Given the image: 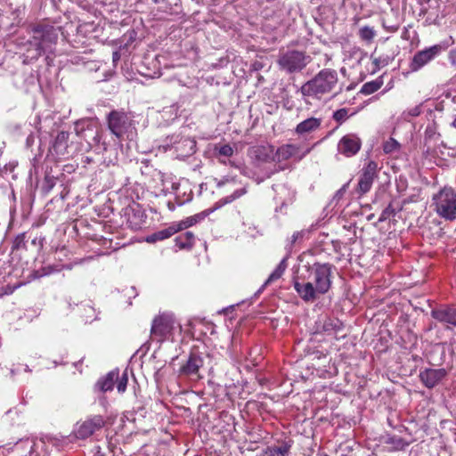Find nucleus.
Here are the masks:
<instances>
[{
    "label": "nucleus",
    "instance_id": "7ed1b4c3",
    "mask_svg": "<svg viewBox=\"0 0 456 456\" xmlns=\"http://www.w3.org/2000/svg\"><path fill=\"white\" fill-rule=\"evenodd\" d=\"M108 129L117 139L133 140L136 134L134 116L123 110H113L106 116Z\"/></svg>",
    "mask_w": 456,
    "mask_h": 456
},
{
    "label": "nucleus",
    "instance_id": "5701e85b",
    "mask_svg": "<svg viewBox=\"0 0 456 456\" xmlns=\"http://www.w3.org/2000/svg\"><path fill=\"white\" fill-rule=\"evenodd\" d=\"M343 329V323L338 319L326 318L322 325V331L337 334Z\"/></svg>",
    "mask_w": 456,
    "mask_h": 456
},
{
    "label": "nucleus",
    "instance_id": "7c9ffc66",
    "mask_svg": "<svg viewBox=\"0 0 456 456\" xmlns=\"http://www.w3.org/2000/svg\"><path fill=\"white\" fill-rule=\"evenodd\" d=\"M215 150L217 152V156L225 158L232 156L234 152L233 148L229 144L216 146Z\"/></svg>",
    "mask_w": 456,
    "mask_h": 456
},
{
    "label": "nucleus",
    "instance_id": "393cba45",
    "mask_svg": "<svg viewBox=\"0 0 456 456\" xmlns=\"http://www.w3.org/2000/svg\"><path fill=\"white\" fill-rule=\"evenodd\" d=\"M291 445L288 443H282L280 446L267 447L263 456H286L290 451Z\"/></svg>",
    "mask_w": 456,
    "mask_h": 456
},
{
    "label": "nucleus",
    "instance_id": "f3484780",
    "mask_svg": "<svg viewBox=\"0 0 456 456\" xmlns=\"http://www.w3.org/2000/svg\"><path fill=\"white\" fill-rule=\"evenodd\" d=\"M431 316L442 323L456 327L455 306H443L438 309H434L431 311Z\"/></svg>",
    "mask_w": 456,
    "mask_h": 456
},
{
    "label": "nucleus",
    "instance_id": "0eeeda50",
    "mask_svg": "<svg viewBox=\"0 0 456 456\" xmlns=\"http://www.w3.org/2000/svg\"><path fill=\"white\" fill-rule=\"evenodd\" d=\"M331 267L330 264L315 263L309 268V278L320 294L327 293L330 288Z\"/></svg>",
    "mask_w": 456,
    "mask_h": 456
},
{
    "label": "nucleus",
    "instance_id": "423d86ee",
    "mask_svg": "<svg viewBox=\"0 0 456 456\" xmlns=\"http://www.w3.org/2000/svg\"><path fill=\"white\" fill-rule=\"evenodd\" d=\"M247 192V190L245 187L240 188L235 190L231 195L224 197L220 199L217 202L215 203L214 208L206 209L202 211L201 213L196 214L192 216L187 217L185 220L181 221L178 224V229L183 230L190 226H192L193 224L202 221L206 216H208L209 214L214 212L215 210L222 208L223 206L232 203L235 200L240 198Z\"/></svg>",
    "mask_w": 456,
    "mask_h": 456
},
{
    "label": "nucleus",
    "instance_id": "de8ad7c7",
    "mask_svg": "<svg viewBox=\"0 0 456 456\" xmlns=\"http://www.w3.org/2000/svg\"><path fill=\"white\" fill-rule=\"evenodd\" d=\"M257 151H265V149L262 148V149H258Z\"/></svg>",
    "mask_w": 456,
    "mask_h": 456
},
{
    "label": "nucleus",
    "instance_id": "49530a36",
    "mask_svg": "<svg viewBox=\"0 0 456 456\" xmlns=\"http://www.w3.org/2000/svg\"><path fill=\"white\" fill-rule=\"evenodd\" d=\"M25 371H30V369L28 368V366H26Z\"/></svg>",
    "mask_w": 456,
    "mask_h": 456
},
{
    "label": "nucleus",
    "instance_id": "bb28decb",
    "mask_svg": "<svg viewBox=\"0 0 456 456\" xmlns=\"http://www.w3.org/2000/svg\"><path fill=\"white\" fill-rule=\"evenodd\" d=\"M383 83L384 82L382 77H379L375 80L363 84L360 90V93L364 95L371 94L377 92L383 86Z\"/></svg>",
    "mask_w": 456,
    "mask_h": 456
},
{
    "label": "nucleus",
    "instance_id": "cd10ccee",
    "mask_svg": "<svg viewBox=\"0 0 456 456\" xmlns=\"http://www.w3.org/2000/svg\"><path fill=\"white\" fill-rule=\"evenodd\" d=\"M358 36L362 41L370 44L377 36V32L372 27L363 26L359 28Z\"/></svg>",
    "mask_w": 456,
    "mask_h": 456
},
{
    "label": "nucleus",
    "instance_id": "79ce46f5",
    "mask_svg": "<svg viewBox=\"0 0 456 456\" xmlns=\"http://www.w3.org/2000/svg\"><path fill=\"white\" fill-rule=\"evenodd\" d=\"M140 225H141V222H135L134 224V227L138 228V227H140Z\"/></svg>",
    "mask_w": 456,
    "mask_h": 456
},
{
    "label": "nucleus",
    "instance_id": "6e6552de",
    "mask_svg": "<svg viewBox=\"0 0 456 456\" xmlns=\"http://www.w3.org/2000/svg\"><path fill=\"white\" fill-rule=\"evenodd\" d=\"M175 324V319L171 314H160L154 318L151 336L153 339L162 342L169 338Z\"/></svg>",
    "mask_w": 456,
    "mask_h": 456
},
{
    "label": "nucleus",
    "instance_id": "37998d69",
    "mask_svg": "<svg viewBox=\"0 0 456 456\" xmlns=\"http://www.w3.org/2000/svg\"><path fill=\"white\" fill-rule=\"evenodd\" d=\"M130 211L134 212V208L127 209L126 215H127L128 216H130ZM128 218L130 219V217H128Z\"/></svg>",
    "mask_w": 456,
    "mask_h": 456
},
{
    "label": "nucleus",
    "instance_id": "20e7f679",
    "mask_svg": "<svg viewBox=\"0 0 456 456\" xmlns=\"http://www.w3.org/2000/svg\"><path fill=\"white\" fill-rule=\"evenodd\" d=\"M432 206L436 214L445 221H456V191L445 186L432 197Z\"/></svg>",
    "mask_w": 456,
    "mask_h": 456
},
{
    "label": "nucleus",
    "instance_id": "ddd939ff",
    "mask_svg": "<svg viewBox=\"0 0 456 456\" xmlns=\"http://www.w3.org/2000/svg\"><path fill=\"white\" fill-rule=\"evenodd\" d=\"M378 164L370 160L362 168L361 176L358 182V190L362 194L368 192L373 183L374 179L377 176Z\"/></svg>",
    "mask_w": 456,
    "mask_h": 456
},
{
    "label": "nucleus",
    "instance_id": "1a4fd4ad",
    "mask_svg": "<svg viewBox=\"0 0 456 456\" xmlns=\"http://www.w3.org/2000/svg\"><path fill=\"white\" fill-rule=\"evenodd\" d=\"M105 425V420L101 415H94L83 421H78L73 429V434L77 439H86L101 430Z\"/></svg>",
    "mask_w": 456,
    "mask_h": 456
},
{
    "label": "nucleus",
    "instance_id": "2eb2a0df",
    "mask_svg": "<svg viewBox=\"0 0 456 456\" xmlns=\"http://www.w3.org/2000/svg\"><path fill=\"white\" fill-rule=\"evenodd\" d=\"M445 369H425L420 371L419 379L428 388L435 387L445 376Z\"/></svg>",
    "mask_w": 456,
    "mask_h": 456
},
{
    "label": "nucleus",
    "instance_id": "2f4dec72",
    "mask_svg": "<svg viewBox=\"0 0 456 456\" xmlns=\"http://www.w3.org/2000/svg\"><path fill=\"white\" fill-rule=\"evenodd\" d=\"M399 148H400L399 142L396 140H395L394 138H389V140L387 141L383 144V151L386 153L395 152V151H398Z\"/></svg>",
    "mask_w": 456,
    "mask_h": 456
},
{
    "label": "nucleus",
    "instance_id": "6ab92c4d",
    "mask_svg": "<svg viewBox=\"0 0 456 456\" xmlns=\"http://www.w3.org/2000/svg\"><path fill=\"white\" fill-rule=\"evenodd\" d=\"M321 125L322 118L312 117L297 124L295 128V133L298 135L307 134L318 130L321 127Z\"/></svg>",
    "mask_w": 456,
    "mask_h": 456
},
{
    "label": "nucleus",
    "instance_id": "72a5a7b5",
    "mask_svg": "<svg viewBox=\"0 0 456 456\" xmlns=\"http://www.w3.org/2000/svg\"><path fill=\"white\" fill-rule=\"evenodd\" d=\"M309 232L307 230H301L294 232L291 236L289 247L291 248L295 243L302 240L303 238Z\"/></svg>",
    "mask_w": 456,
    "mask_h": 456
},
{
    "label": "nucleus",
    "instance_id": "ea45409f",
    "mask_svg": "<svg viewBox=\"0 0 456 456\" xmlns=\"http://www.w3.org/2000/svg\"><path fill=\"white\" fill-rule=\"evenodd\" d=\"M449 60L452 65L456 66V48L450 51Z\"/></svg>",
    "mask_w": 456,
    "mask_h": 456
},
{
    "label": "nucleus",
    "instance_id": "f704fd0d",
    "mask_svg": "<svg viewBox=\"0 0 456 456\" xmlns=\"http://www.w3.org/2000/svg\"><path fill=\"white\" fill-rule=\"evenodd\" d=\"M395 214V210L393 208L392 204H389L380 214L379 218V222H384L389 219L391 216H394Z\"/></svg>",
    "mask_w": 456,
    "mask_h": 456
},
{
    "label": "nucleus",
    "instance_id": "c03bdc74",
    "mask_svg": "<svg viewBox=\"0 0 456 456\" xmlns=\"http://www.w3.org/2000/svg\"><path fill=\"white\" fill-rule=\"evenodd\" d=\"M168 208H169L170 210H174L175 209L174 205H172L171 203H168Z\"/></svg>",
    "mask_w": 456,
    "mask_h": 456
},
{
    "label": "nucleus",
    "instance_id": "f03ea898",
    "mask_svg": "<svg viewBox=\"0 0 456 456\" xmlns=\"http://www.w3.org/2000/svg\"><path fill=\"white\" fill-rule=\"evenodd\" d=\"M32 37L28 45L34 47L31 59L37 60L44 53H52L58 41V29L47 24H37L31 28Z\"/></svg>",
    "mask_w": 456,
    "mask_h": 456
},
{
    "label": "nucleus",
    "instance_id": "dca6fc26",
    "mask_svg": "<svg viewBox=\"0 0 456 456\" xmlns=\"http://www.w3.org/2000/svg\"><path fill=\"white\" fill-rule=\"evenodd\" d=\"M293 286L299 297L305 302H313L317 298V295L320 294L315 286L312 281L300 282L295 280Z\"/></svg>",
    "mask_w": 456,
    "mask_h": 456
},
{
    "label": "nucleus",
    "instance_id": "39448f33",
    "mask_svg": "<svg viewBox=\"0 0 456 456\" xmlns=\"http://www.w3.org/2000/svg\"><path fill=\"white\" fill-rule=\"evenodd\" d=\"M312 61V57L304 51L287 50L277 59L279 69L286 74L300 73Z\"/></svg>",
    "mask_w": 456,
    "mask_h": 456
},
{
    "label": "nucleus",
    "instance_id": "58836bf2",
    "mask_svg": "<svg viewBox=\"0 0 456 456\" xmlns=\"http://www.w3.org/2000/svg\"><path fill=\"white\" fill-rule=\"evenodd\" d=\"M56 271H59V269L57 268H54L53 266L52 265H48L46 267H43L42 270H41V273L37 275V277H41V276H45V275H48V274H51L53 272H56Z\"/></svg>",
    "mask_w": 456,
    "mask_h": 456
},
{
    "label": "nucleus",
    "instance_id": "09e8293b",
    "mask_svg": "<svg viewBox=\"0 0 456 456\" xmlns=\"http://www.w3.org/2000/svg\"><path fill=\"white\" fill-rule=\"evenodd\" d=\"M51 188H53V184L49 186L47 191H49Z\"/></svg>",
    "mask_w": 456,
    "mask_h": 456
},
{
    "label": "nucleus",
    "instance_id": "4468645a",
    "mask_svg": "<svg viewBox=\"0 0 456 456\" xmlns=\"http://www.w3.org/2000/svg\"><path fill=\"white\" fill-rule=\"evenodd\" d=\"M175 151L182 157L192 155L196 149V141L191 137H182L179 134H173L170 142Z\"/></svg>",
    "mask_w": 456,
    "mask_h": 456
},
{
    "label": "nucleus",
    "instance_id": "c9c22d12",
    "mask_svg": "<svg viewBox=\"0 0 456 456\" xmlns=\"http://www.w3.org/2000/svg\"><path fill=\"white\" fill-rule=\"evenodd\" d=\"M116 381L118 382L117 384V389L119 393H124L126 389V386H127V381H128V379H127V374L126 372L123 373V375L118 379H116Z\"/></svg>",
    "mask_w": 456,
    "mask_h": 456
},
{
    "label": "nucleus",
    "instance_id": "a211bd4d",
    "mask_svg": "<svg viewBox=\"0 0 456 456\" xmlns=\"http://www.w3.org/2000/svg\"><path fill=\"white\" fill-rule=\"evenodd\" d=\"M203 365V359L195 354H191L186 363L180 369V373L186 376L198 375L199 370Z\"/></svg>",
    "mask_w": 456,
    "mask_h": 456
},
{
    "label": "nucleus",
    "instance_id": "f257e3e1",
    "mask_svg": "<svg viewBox=\"0 0 456 456\" xmlns=\"http://www.w3.org/2000/svg\"><path fill=\"white\" fill-rule=\"evenodd\" d=\"M338 76L335 69L326 68L320 70L312 79L306 81L299 89L304 97L321 98L331 93L337 86Z\"/></svg>",
    "mask_w": 456,
    "mask_h": 456
},
{
    "label": "nucleus",
    "instance_id": "a18cd8bd",
    "mask_svg": "<svg viewBox=\"0 0 456 456\" xmlns=\"http://www.w3.org/2000/svg\"><path fill=\"white\" fill-rule=\"evenodd\" d=\"M267 159H268V154H267V153H265V157L263 158V160H267Z\"/></svg>",
    "mask_w": 456,
    "mask_h": 456
},
{
    "label": "nucleus",
    "instance_id": "c85d7f7f",
    "mask_svg": "<svg viewBox=\"0 0 456 456\" xmlns=\"http://www.w3.org/2000/svg\"><path fill=\"white\" fill-rule=\"evenodd\" d=\"M370 57L373 59L372 63L374 65L372 73H375L381 68L386 67L391 61V58L388 55H380L379 57H374V53H372Z\"/></svg>",
    "mask_w": 456,
    "mask_h": 456
},
{
    "label": "nucleus",
    "instance_id": "4be33fe9",
    "mask_svg": "<svg viewBox=\"0 0 456 456\" xmlns=\"http://www.w3.org/2000/svg\"><path fill=\"white\" fill-rule=\"evenodd\" d=\"M175 240L180 249H190L194 244L195 236L191 232H185L179 234Z\"/></svg>",
    "mask_w": 456,
    "mask_h": 456
},
{
    "label": "nucleus",
    "instance_id": "b1692460",
    "mask_svg": "<svg viewBox=\"0 0 456 456\" xmlns=\"http://www.w3.org/2000/svg\"><path fill=\"white\" fill-rule=\"evenodd\" d=\"M288 256H285L282 258V260L279 263L277 267L274 269V271L269 275L268 279L264 283V287L267 286L268 284L277 281L280 279L282 274L284 273L285 270L288 267L287 264Z\"/></svg>",
    "mask_w": 456,
    "mask_h": 456
},
{
    "label": "nucleus",
    "instance_id": "9d476101",
    "mask_svg": "<svg viewBox=\"0 0 456 456\" xmlns=\"http://www.w3.org/2000/svg\"><path fill=\"white\" fill-rule=\"evenodd\" d=\"M444 48L441 45H435L424 50L416 53L411 61L410 67L412 71H418L436 56H438Z\"/></svg>",
    "mask_w": 456,
    "mask_h": 456
},
{
    "label": "nucleus",
    "instance_id": "aec40b11",
    "mask_svg": "<svg viewBox=\"0 0 456 456\" xmlns=\"http://www.w3.org/2000/svg\"><path fill=\"white\" fill-rule=\"evenodd\" d=\"M69 138V134L68 132L61 131L58 133L53 144V151L57 156L64 157L68 154Z\"/></svg>",
    "mask_w": 456,
    "mask_h": 456
},
{
    "label": "nucleus",
    "instance_id": "9b49d317",
    "mask_svg": "<svg viewBox=\"0 0 456 456\" xmlns=\"http://www.w3.org/2000/svg\"><path fill=\"white\" fill-rule=\"evenodd\" d=\"M362 147V140L356 134L344 135L338 143V151L346 158L356 155Z\"/></svg>",
    "mask_w": 456,
    "mask_h": 456
},
{
    "label": "nucleus",
    "instance_id": "e433bc0d",
    "mask_svg": "<svg viewBox=\"0 0 456 456\" xmlns=\"http://www.w3.org/2000/svg\"><path fill=\"white\" fill-rule=\"evenodd\" d=\"M421 111H422L421 105H416V106L409 109L408 110L404 111L403 116L404 117H406V116L418 117L420 115Z\"/></svg>",
    "mask_w": 456,
    "mask_h": 456
},
{
    "label": "nucleus",
    "instance_id": "f8f14e48",
    "mask_svg": "<svg viewBox=\"0 0 456 456\" xmlns=\"http://www.w3.org/2000/svg\"><path fill=\"white\" fill-rule=\"evenodd\" d=\"M310 150H306L304 152H301V147L298 144L287 143L280 146L273 156V160L277 162H281L285 160H289L292 158L297 159V160H301Z\"/></svg>",
    "mask_w": 456,
    "mask_h": 456
},
{
    "label": "nucleus",
    "instance_id": "a19ab883",
    "mask_svg": "<svg viewBox=\"0 0 456 456\" xmlns=\"http://www.w3.org/2000/svg\"><path fill=\"white\" fill-rule=\"evenodd\" d=\"M452 126L456 129V115H455L453 121L452 122Z\"/></svg>",
    "mask_w": 456,
    "mask_h": 456
},
{
    "label": "nucleus",
    "instance_id": "a878e982",
    "mask_svg": "<svg viewBox=\"0 0 456 456\" xmlns=\"http://www.w3.org/2000/svg\"><path fill=\"white\" fill-rule=\"evenodd\" d=\"M180 231V229L175 227H168L160 231H158L148 237L147 241L155 242L157 240H166L172 235H174L176 232Z\"/></svg>",
    "mask_w": 456,
    "mask_h": 456
},
{
    "label": "nucleus",
    "instance_id": "4c0bfd02",
    "mask_svg": "<svg viewBox=\"0 0 456 456\" xmlns=\"http://www.w3.org/2000/svg\"><path fill=\"white\" fill-rule=\"evenodd\" d=\"M226 184H236V179L235 177L232 176H225L223 179L216 182V187L222 188Z\"/></svg>",
    "mask_w": 456,
    "mask_h": 456
},
{
    "label": "nucleus",
    "instance_id": "473e14b6",
    "mask_svg": "<svg viewBox=\"0 0 456 456\" xmlns=\"http://www.w3.org/2000/svg\"><path fill=\"white\" fill-rule=\"evenodd\" d=\"M26 248V241H25V233H20L18 234L15 239L13 240L12 249L13 250H20Z\"/></svg>",
    "mask_w": 456,
    "mask_h": 456
},
{
    "label": "nucleus",
    "instance_id": "412c9836",
    "mask_svg": "<svg viewBox=\"0 0 456 456\" xmlns=\"http://www.w3.org/2000/svg\"><path fill=\"white\" fill-rule=\"evenodd\" d=\"M118 379V370L110 371L106 376L100 379L95 387L102 392H107L113 389L116 379Z\"/></svg>",
    "mask_w": 456,
    "mask_h": 456
},
{
    "label": "nucleus",
    "instance_id": "c756f323",
    "mask_svg": "<svg viewBox=\"0 0 456 456\" xmlns=\"http://www.w3.org/2000/svg\"><path fill=\"white\" fill-rule=\"evenodd\" d=\"M352 114H349V110L346 108H342L336 110L333 113V119L338 124H342L345 122Z\"/></svg>",
    "mask_w": 456,
    "mask_h": 456
}]
</instances>
